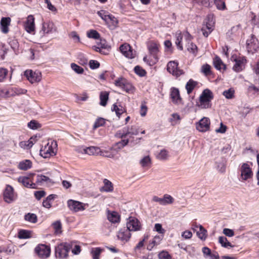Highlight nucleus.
<instances>
[{"mask_svg": "<svg viewBox=\"0 0 259 259\" xmlns=\"http://www.w3.org/2000/svg\"><path fill=\"white\" fill-rule=\"evenodd\" d=\"M235 91L233 88H230L224 91L223 95L228 99H232L234 97Z\"/></svg>", "mask_w": 259, "mask_h": 259, "instance_id": "obj_42", "label": "nucleus"}, {"mask_svg": "<svg viewBox=\"0 0 259 259\" xmlns=\"http://www.w3.org/2000/svg\"><path fill=\"white\" fill-rule=\"evenodd\" d=\"M104 186L100 189V191L102 192H110L113 190V185L110 181L107 179H104Z\"/></svg>", "mask_w": 259, "mask_h": 259, "instance_id": "obj_31", "label": "nucleus"}, {"mask_svg": "<svg viewBox=\"0 0 259 259\" xmlns=\"http://www.w3.org/2000/svg\"><path fill=\"white\" fill-rule=\"evenodd\" d=\"M214 26V21L212 15H208L204 21V24L201 29L203 35L207 37L212 31Z\"/></svg>", "mask_w": 259, "mask_h": 259, "instance_id": "obj_5", "label": "nucleus"}, {"mask_svg": "<svg viewBox=\"0 0 259 259\" xmlns=\"http://www.w3.org/2000/svg\"><path fill=\"white\" fill-rule=\"evenodd\" d=\"M201 72L205 76L210 75L211 74V66L207 64L202 65L201 68Z\"/></svg>", "mask_w": 259, "mask_h": 259, "instance_id": "obj_41", "label": "nucleus"}, {"mask_svg": "<svg viewBox=\"0 0 259 259\" xmlns=\"http://www.w3.org/2000/svg\"><path fill=\"white\" fill-rule=\"evenodd\" d=\"M252 171L247 163H243L241 167V177L243 180H247L252 176Z\"/></svg>", "mask_w": 259, "mask_h": 259, "instance_id": "obj_22", "label": "nucleus"}, {"mask_svg": "<svg viewBox=\"0 0 259 259\" xmlns=\"http://www.w3.org/2000/svg\"><path fill=\"white\" fill-rule=\"evenodd\" d=\"M210 120L207 117H203L196 124V128L201 132H205L209 130L210 127Z\"/></svg>", "mask_w": 259, "mask_h": 259, "instance_id": "obj_16", "label": "nucleus"}, {"mask_svg": "<svg viewBox=\"0 0 259 259\" xmlns=\"http://www.w3.org/2000/svg\"><path fill=\"white\" fill-rule=\"evenodd\" d=\"M105 123V120L103 118H98L94 125V128H97L103 125Z\"/></svg>", "mask_w": 259, "mask_h": 259, "instance_id": "obj_63", "label": "nucleus"}, {"mask_svg": "<svg viewBox=\"0 0 259 259\" xmlns=\"http://www.w3.org/2000/svg\"><path fill=\"white\" fill-rule=\"evenodd\" d=\"M73 246V243L62 242L58 243L55 247V255L58 259H67L69 252Z\"/></svg>", "mask_w": 259, "mask_h": 259, "instance_id": "obj_2", "label": "nucleus"}, {"mask_svg": "<svg viewBox=\"0 0 259 259\" xmlns=\"http://www.w3.org/2000/svg\"><path fill=\"white\" fill-rule=\"evenodd\" d=\"M24 75L31 83L38 82L41 80V74L39 71H33L31 70H27L24 72Z\"/></svg>", "mask_w": 259, "mask_h": 259, "instance_id": "obj_13", "label": "nucleus"}, {"mask_svg": "<svg viewBox=\"0 0 259 259\" xmlns=\"http://www.w3.org/2000/svg\"><path fill=\"white\" fill-rule=\"evenodd\" d=\"M57 146L56 141H49L40 149V155L45 158L55 155L57 153Z\"/></svg>", "mask_w": 259, "mask_h": 259, "instance_id": "obj_4", "label": "nucleus"}, {"mask_svg": "<svg viewBox=\"0 0 259 259\" xmlns=\"http://www.w3.org/2000/svg\"><path fill=\"white\" fill-rule=\"evenodd\" d=\"M87 36L89 38L97 39L100 38V34L96 30H90L87 32Z\"/></svg>", "mask_w": 259, "mask_h": 259, "instance_id": "obj_46", "label": "nucleus"}, {"mask_svg": "<svg viewBox=\"0 0 259 259\" xmlns=\"http://www.w3.org/2000/svg\"><path fill=\"white\" fill-rule=\"evenodd\" d=\"M108 220L112 223H118L120 221V216L116 211H108L107 213Z\"/></svg>", "mask_w": 259, "mask_h": 259, "instance_id": "obj_29", "label": "nucleus"}, {"mask_svg": "<svg viewBox=\"0 0 259 259\" xmlns=\"http://www.w3.org/2000/svg\"><path fill=\"white\" fill-rule=\"evenodd\" d=\"M140 163L143 167H149L151 163V158L149 156H146L140 160Z\"/></svg>", "mask_w": 259, "mask_h": 259, "instance_id": "obj_40", "label": "nucleus"}, {"mask_svg": "<svg viewBox=\"0 0 259 259\" xmlns=\"http://www.w3.org/2000/svg\"><path fill=\"white\" fill-rule=\"evenodd\" d=\"M159 259H171V255L167 251H162L158 254Z\"/></svg>", "mask_w": 259, "mask_h": 259, "instance_id": "obj_55", "label": "nucleus"}, {"mask_svg": "<svg viewBox=\"0 0 259 259\" xmlns=\"http://www.w3.org/2000/svg\"><path fill=\"white\" fill-rule=\"evenodd\" d=\"M35 252L41 258H46L50 256L51 247L47 245L40 244L35 248Z\"/></svg>", "mask_w": 259, "mask_h": 259, "instance_id": "obj_10", "label": "nucleus"}, {"mask_svg": "<svg viewBox=\"0 0 259 259\" xmlns=\"http://www.w3.org/2000/svg\"><path fill=\"white\" fill-rule=\"evenodd\" d=\"M69 243H73V246L71 249L72 253L74 255H78L81 252L80 246L75 241H70Z\"/></svg>", "mask_w": 259, "mask_h": 259, "instance_id": "obj_44", "label": "nucleus"}, {"mask_svg": "<svg viewBox=\"0 0 259 259\" xmlns=\"http://www.w3.org/2000/svg\"><path fill=\"white\" fill-rule=\"evenodd\" d=\"M79 151L83 154L94 155H100L101 150L98 147L90 146L89 147H81L79 148Z\"/></svg>", "mask_w": 259, "mask_h": 259, "instance_id": "obj_19", "label": "nucleus"}, {"mask_svg": "<svg viewBox=\"0 0 259 259\" xmlns=\"http://www.w3.org/2000/svg\"><path fill=\"white\" fill-rule=\"evenodd\" d=\"M111 110L115 111L116 115L119 118L120 115L125 112L124 108L120 104H114L111 107Z\"/></svg>", "mask_w": 259, "mask_h": 259, "instance_id": "obj_30", "label": "nucleus"}, {"mask_svg": "<svg viewBox=\"0 0 259 259\" xmlns=\"http://www.w3.org/2000/svg\"><path fill=\"white\" fill-rule=\"evenodd\" d=\"M185 88L188 95H190L194 89V80L190 79L186 83Z\"/></svg>", "mask_w": 259, "mask_h": 259, "instance_id": "obj_38", "label": "nucleus"}, {"mask_svg": "<svg viewBox=\"0 0 259 259\" xmlns=\"http://www.w3.org/2000/svg\"><path fill=\"white\" fill-rule=\"evenodd\" d=\"M18 237L20 239L29 238L30 237V233L27 230H20L18 233Z\"/></svg>", "mask_w": 259, "mask_h": 259, "instance_id": "obj_47", "label": "nucleus"}, {"mask_svg": "<svg viewBox=\"0 0 259 259\" xmlns=\"http://www.w3.org/2000/svg\"><path fill=\"white\" fill-rule=\"evenodd\" d=\"M167 70L176 77H178L184 73L183 70L178 68V63L175 61H170L167 63Z\"/></svg>", "mask_w": 259, "mask_h": 259, "instance_id": "obj_11", "label": "nucleus"}, {"mask_svg": "<svg viewBox=\"0 0 259 259\" xmlns=\"http://www.w3.org/2000/svg\"><path fill=\"white\" fill-rule=\"evenodd\" d=\"M109 94L107 92H102L100 95V105L105 106L108 100Z\"/></svg>", "mask_w": 259, "mask_h": 259, "instance_id": "obj_35", "label": "nucleus"}, {"mask_svg": "<svg viewBox=\"0 0 259 259\" xmlns=\"http://www.w3.org/2000/svg\"><path fill=\"white\" fill-rule=\"evenodd\" d=\"M67 205L70 210L74 212H78L84 210L85 209V206L88 204L78 201L69 199L67 201Z\"/></svg>", "mask_w": 259, "mask_h": 259, "instance_id": "obj_12", "label": "nucleus"}, {"mask_svg": "<svg viewBox=\"0 0 259 259\" xmlns=\"http://www.w3.org/2000/svg\"><path fill=\"white\" fill-rule=\"evenodd\" d=\"M25 30L29 33L34 34L35 31L34 18L33 15H29L24 24Z\"/></svg>", "mask_w": 259, "mask_h": 259, "instance_id": "obj_20", "label": "nucleus"}, {"mask_svg": "<svg viewBox=\"0 0 259 259\" xmlns=\"http://www.w3.org/2000/svg\"><path fill=\"white\" fill-rule=\"evenodd\" d=\"M69 36L72 38L75 42H79L80 41L79 36L76 31H72L69 34Z\"/></svg>", "mask_w": 259, "mask_h": 259, "instance_id": "obj_62", "label": "nucleus"}, {"mask_svg": "<svg viewBox=\"0 0 259 259\" xmlns=\"http://www.w3.org/2000/svg\"><path fill=\"white\" fill-rule=\"evenodd\" d=\"M98 15L106 22L108 19V16L109 15V13L104 10H101L98 12Z\"/></svg>", "mask_w": 259, "mask_h": 259, "instance_id": "obj_56", "label": "nucleus"}, {"mask_svg": "<svg viewBox=\"0 0 259 259\" xmlns=\"http://www.w3.org/2000/svg\"><path fill=\"white\" fill-rule=\"evenodd\" d=\"M1 92L5 95L6 97H9L24 94L27 92V90L17 87H9L8 89L1 90Z\"/></svg>", "mask_w": 259, "mask_h": 259, "instance_id": "obj_8", "label": "nucleus"}, {"mask_svg": "<svg viewBox=\"0 0 259 259\" xmlns=\"http://www.w3.org/2000/svg\"><path fill=\"white\" fill-rule=\"evenodd\" d=\"M8 73V70L4 68H0V82L3 81Z\"/></svg>", "mask_w": 259, "mask_h": 259, "instance_id": "obj_59", "label": "nucleus"}, {"mask_svg": "<svg viewBox=\"0 0 259 259\" xmlns=\"http://www.w3.org/2000/svg\"><path fill=\"white\" fill-rule=\"evenodd\" d=\"M168 156V151L165 149H162L158 154L157 157L160 160H165L167 158Z\"/></svg>", "mask_w": 259, "mask_h": 259, "instance_id": "obj_48", "label": "nucleus"}, {"mask_svg": "<svg viewBox=\"0 0 259 259\" xmlns=\"http://www.w3.org/2000/svg\"><path fill=\"white\" fill-rule=\"evenodd\" d=\"M71 67L77 73L81 74L83 72V69L75 63H72Z\"/></svg>", "mask_w": 259, "mask_h": 259, "instance_id": "obj_54", "label": "nucleus"}, {"mask_svg": "<svg viewBox=\"0 0 259 259\" xmlns=\"http://www.w3.org/2000/svg\"><path fill=\"white\" fill-rule=\"evenodd\" d=\"M219 242L222 245V246L225 248L233 247V245L228 241L227 238L224 236H220L219 238Z\"/></svg>", "mask_w": 259, "mask_h": 259, "instance_id": "obj_34", "label": "nucleus"}, {"mask_svg": "<svg viewBox=\"0 0 259 259\" xmlns=\"http://www.w3.org/2000/svg\"><path fill=\"white\" fill-rule=\"evenodd\" d=\"M134 70L135 73L140 76H144L146 74V71L139 66H136L134 68Z\"/></svg>", "mask_w": 259, "mask_h": 259, "instance_id": "obj_57", "label": "nucleus"}, {"mask_svg": "<svg viewBox=\"0 0 259 259\" xmlns=\"http://www.w3.org/2000/svg\"><path fill=\"white\" fill-rule=\"evenodd\" d=\"M154 231L158 232L160 235L164 236V234L165 232V230L162 228V225L160 224L156 223L155 224Z\"/></svg>", "mask_w": 259, "mask_h": 259, "instance_id": "obj_52", "label": "nucleus"}, {"mask_svg": "<svg viewBox=\"0 0 259 259\" xmlns=\"http://www.w3.org/2000/svg\"><path fill=\"white\" fill-rule=\"evenodd\" d=\"M165 205L169 204H171L174 201V199L168 194H164L163 196Z\"/></svg>", "mask_w": 259, "mask_h": 259, "instance_id": "obj_58", "label": "nucleus"}, {"mask_svg": "<svg viewBox=\"0 0 259 259\" xmlns=\"http://www.w3.org/2000/svg\"><path fill=\"white\" fill-rule=\"evenodd\" d=\"M170 98L174 104H180L182 102V99L180 96V92L178 89L172 88L170 89Z\"/></svg>", "mask_w": 259, "mask_h": 259, "instance_id": "obj_21", "label": "nucleus"}, {"mask_svg": "<svg viewBox=\"0 0 259 259\" xmlns=\"http://www.w3.org/2000/svg\"><path fill=\"white\" fill-rule=\"evenodd\" d=\"M163 238V236L162 235H159L155 236L151 240L149 241V243L147 246V249L151 251L155 247L159 245Z\"/></svg>", "mask_w": 259, "mask_h": 259, "instance_id": "obj_23", "label": "nucleus"}, {"mask_svg": "<svg viewBox=\"0 0 259 259\" xmlns=\"http://www.w3.org/2000/svg\"><path fill=\"white\" fill-rule=\"evenodd\" d=\"M121 53L126 58L133 59L135 56L131 47L128 44L125 43L120 46L119 48Z\"/></svg>", "mask_w": 259, "mask_h": 259, "instance_id": "obj_17", "label": "nucleus"}, {"mask_svg": "<svg viewBox=\"0 0 259 259\" xmlns=\"http://www.w3.org/2000/svg\"><path fill=\"white\" fill-rule=\"evenodd\" d=\"M90 67L92 69H95L99 67L100 63L96 60H91L89 62Z\"/></svg>", "mask_w": 259, "mask_h": 259, "instance_id": "obj_64", "label": "nucleus"}, {"mask_svg": "<svg viewBox=\"0 0 259 259\" xmlns=\"http://www.w3.org/2000/svg\"><path fill=\"white\" fill-rule=\"evenodd\" d=\"M122 90L127 93H130L134 92L135 88L133 85L126 80Z\"/></svg>", "mask_w": 259, "mask_h": 259, "instance_id": "obj_43", "label": "nucleus"}, {"mask_svg": "<svg viewBox=\"0 0 259 259\" xmlns=\"http://www.w3.org/2000/svg\"><path fill=\"white\" fill-rule=\"evenodd\" d=\"M118 239L122 241H127L131 236V234L128 229L123 228L120 229L117 235Z\"/></svg>", "mask_w": 259, "mask_h": 259, "instance_id": "obj_25", "label": "nucleus"}, {"mask_svg": "<svg viewBox=\"0 0 259 259\" xmlns=\"http://www.w3.org/2000/svg\"><path fill=\"white\" fill-rule=\"evenodd\" d=\"M28 127L32 130H36L40 127V124L35 120H31L28 123Z\"/></svg>", "mask_w": 259, "mask_h": 259, "instance_id": "obj_53", "label": "nucleus"}, {"mask_svg": "<svg viewBox=\"0 0 259 259\" xmlns=\"http://www.w3.org/2000/svg\"><path fill=\"white\" fill-rule=\"evenodd\" d=\"M214 67L220 71H224L226 69V65L223 62L222 60L218 56H215L213 61Z\"/></svg>", "mask_w": 259, "mask_h": 259, "instance_id": "obj_27", "label": "nucleus"}, {"mask_svg": "<svg viewBox=\"0 0 259 259\" xmlns=\"http://www.w3.org/2000/svg\"><path fill=\"white\" fill-rule=\"evenodd\" d=\"M50 181V178L46 176L40 175L36 176V182L38 183H42L44 182H48Z\"/></svg>", "mask_w": 259, "mask_h": 259, "instance_id": "obj_50", "label": "nucleus"}, {"mask_svg": "<svg viewBox=\"0 0 259 259\" xmlns=\"http://www.w3.org/2000/svg\"><path fill=\"white\" fill-rule=\"evenodd\" d=\"M175 37L176 38L175 44L179 50H183V40L184 38L185 46L188 51L194 53L192 42L193 37L188 31L182 33L181 31H177L175 33Z\"/></svg>", "mask_w": 259, "mask_h": 259, "instance_id": "obj_1", "label": "nucleus"}, {"mask_svg": "<svg viewBox=\"0 0 259 259\" xmlns=\"http://www.w3.org/2000/svg\"><path fill=\"white\" fill-rule=\"evenodd\" d=\"M57 31V27L53 22L47 21L42 23L41 28L39 31V34L41 37L49 34L56 32Z\"/></svg>", "mask_w": 259, "mask_h": 259, "instance_id": "obj_7", "label": "nucleus"}, {"mask_svg": "<svg viewBox=\"0 0 259 259\" xmlns=\"http://www.w3.org/2000/svg\"><path fill=\"white\" fill-rule=\"evenodd\" d=\"M52 227L54 230V233L56 235L60 234L62 232V224L60 221H57L52 224Z\"/></svg>", "mask_w": 259, "mask_h": 259, "instance_id": "obj_36", "label": "nucleus"}, {"mask_svg": "<svg viewBox=\"0 0 259 259\" xmlns=\"http://www.w3.org/2000/svg\"><path fill=\"white\" fill-rule=\"evenodd\" d=\"M180 120L181 118L178 114L173 113L171 114V118H170V121L172 122L173 124L177 123L178 121H179Z\"/></svg>", "mask_w": 259, "mask_h": 259, "instance_id": "obj_60", "label": "nucleus"}, {"mask_svg": "<svg viewBox=\"0 0 259 259\" xmlns=\"http://www.w3.org/2000/svg\"><path fill=\"white\" fill-rule=\"evenodd\" d=\"M141 225L138 220L134 217H130L126 223V229L131 231L140 230Z\"/></svg>", "mask_w": 259, "mask_h": 259, "instance_id": "obj_15", "label": "nucleus"}, {"mask_svg": "<svg viewBox=\"0 0 259 259\" xmlns=\"http://www.w3.org/2000/svg\"><path fill=\"white\" fill-rule=\"evenodd\" d=\"M129 142V140L128 139L126 140H122L120 142L116 143L115 145L117 146V148L119 149H121L123 148L124 146L127 145Z\"/></svg>", "mask_w": 259, "mask_h": 259, "instance_id": "obj_61", "label": "nucleus"}, {"mask_svg": "<svg viewBox=\"0 0 259 259\" xmlns=\"http://www.w3.org/2000/svg\"><path fill=\"white\" fill-rule=\"evenodd\" d=\"M56 197L57 195L56 194H51L49 195L46 199L43 201V206L47 208H50L52 206V201Z\"/></svg>", "mask_w": 259, "mask_h": 259, "instance_id": "obj_32", "label": "nucleus"}, {"mask_svg": "<svg viewBox=\"0 0 259 259\" xmlns=\"http://www.w3.org/2000/svg\"><path fill=\"white\" fill-rule=\"evenodd\" d=\"M128 132V135H137L140 132L139 127L137 125L125 127Z\"/></svg>", "mask_w": 259, "mask_h": 259, "instance_id": "obj_37", "label": "nucleus"}, {"mask_svg": "<svg viewBox=\"0 0 259 259\" xmlns=\"http://www.w3.org/2000/svg\"><path fill=\"white\" fill-rule=\"evenodd\" d=\"M126 128L125 127H123L121 130L118 131L116 134L115 136L119 138H123L126 137L127 135H128V133L127 132Z\"/></svg>", "mask_w": 259, "mask_h": 259, "instance_id": "obj_45", "label": "nucleus"}, {"mask_svg": "<svg viewBox=\"0 0 259 259\" xmlns=\"http://www.w3.org/2000/svg\"><path fill=\"white\" fill-rule=\"evenodd\" d=\"M214 4L218 9L224 10L226 9L225 3L223 0H214Z\"/></svg>", "mask_w": 259, "mask_h": 259, "instance_id": "obj_51", "label": "nucleus"}, {"mask_svg": "<svg viewBox=\"0 0 259 259\" xmlns=\"http://www.w3.org/2000/svg\"><path fill=\"white\" fill-rule=\"evenodd\" d=\"M149 53L154 58V61L149 62L150 64H155L158 61L157 54L159 52L158 45L155 42L150 41L147 46Z\"/></svg>", "mask_w": 259, "mask_h": 259, "instance_id": "obj_14", "label": "nucleus"}, {"mask_svg": "<svg viewBox=\"0 0 259 259\" xmlns=\"http://www.w3.org/2000/svg\"><path fill=\"white\" fill-rule=\"evenodd\" d=\"M195 232L198 238L202 241L206 240L208 237L207 231L201 225L195 223Z\"/></svg>", "mask_w": 259, "mask_h": 259, "instance_id": "obj_18", "label": "nucleus"}, {"mask_svg": "<svg viewBox=\"0 0 259 259\" xmlns=\"http://www.w3.org/2000/svg\"><path fill=\"white\" fill-rule=\"evenodd\" d=\"M231 59L235 63L233 67L234 71L239 72L244 69L246 63V60L245 57L232 56Z\"/></svg>", "mask_w": 259, "mask_h": 259, "instance_id": "obj_9", "label": "nucleus"}, {"mask_svg": "<svg viewBox=\"0 0 259 259\" xmlns=\"http://www.w3.org/2000/svg\"><path fill=\"white\" fill-rule=\"evenodd\" d=\"M18 181L26 187L30 188H34L35 187V184L33 183L31 180L28 177H20L18 179Z\"/></svg>", "mask_w": 259, "mask_h": 259, "instance_id": "obj_26", "label": "nucleus"}, {"mask_svg": "<svg viewBox=\"0 0 259 259\" xmlns=\"http://www.w3.org/2000/svg\"><path fill=\"white\" fill-rule=\"evenodd\" d=\"M17 194L10 185H7L3 192V199L7 203H11L16 200Z\"/></svg>", "mask_w": 259, "mask_h": 259, "instance_id": "obj_6", "label": "nucleus"}, {"mask_svg": "<svg viewBox=\"0 0 259 259\" xmlns=\"http://www.w3.org/2000/svg\"><path fill=\"white\" fill-rule=\"evenodd\" d=\"M213 98L212 92L208 89H205L200 96L196 106L202 109L210 108L211 106V102Z\"/></svg>", "mask_w": 259, "mask_h": 259, "instance_id": "obj_3", "label": "nucleus"}, {"mask_svg": "<svg viewBox=\"0 0 259 259\" xmlns=\"http://www.w3.org/2000/svg\"><path fill=\"white\" fill-rule=\"evenodd\" d=\"M104 249L101 247H92L90 249V254L92 259H100V255Z\"/></svg>", "mask_w": 259, "mask_h": 259, "instance_id": "obj_28", "label": "nucleus"}, {"mask_svg": "<svg viewBox=\"0 0 259 259\" xmlns=\"http://www.w3.org/2000/svg\"><path fill=\"white\" fill-rule=\"evenodd\" d=\"M32 166V163L29 160H25L19 163L18 167L20 169L26 170L30 168Z\"/></svg>", "mask_w": 259, "mask_h": 259, "instance_id": "obj_33", "label": "nucleus"}, {"mask_svg": "<svg viewBox=\"0 0 259 259\" xmlns=\"http://www.w3.org/2000/svg\"><path fill=\"white\" fill-rule=\"evenodd\" d=\"M11 19L10 17H3L0 22V28L1 31L7 34L9 31V26L10 25Z\"/></svg>", "mask_w": 259, "mask_h": 259, "instance_id": "obj_24", "label": "nucleus"}, {"mask_svg": "<svg viewBox=\"0 0 259 259\" xmlns=\"http://www.w3.org/2000/svg\"><path fill=\"white\" fill-rule=\"evenodd\" d=\"M25 220L32 223H35L37 222V216L34 213H28L25 215Z\"/></svg>", "mask_w": 259, "mask_h": 259, "instance_id": "obj_39", "label": "nucleus"}, {"mask_svg": "<svg viewBox=\"0 0 259 259\" xmlns=\"http://www.w3.org/2000/svg\"><path fill=\"white\" fill-rule=\"evenodd\" d=\"M126 80V79L123 77L118 78L114 81V84L122 89Z\"/></svg>", "mask_w": 259, "mask_h": 259, "instance_id": "obj_49", "label": "nucleus"}]
</instances>
